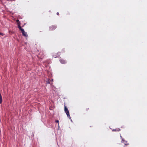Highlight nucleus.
<instances>
[{
	"instance_id": "nucleus-1",
	"label": "nucleus",
	"mask_w": 147,
	"mask_h": 147,
	"mask_svg": "<svg viewBox=\"0 0 147 147\" xmlns=\"http://www.w3.org/2000/svg\"><path fill=\"white\" fill-rule=\"evenodd\" d=\"M64 111L67 114V116L69 118V119H71V117L69 115V110L67 109V108L66 106L65 105L64 106Z\"/></svg>"
},
{
	"instance_id": "nucleus-2",
	"label": "nucleus",
	"mask_w": 147,
	"mask_h": 147,
	"mask_svg": "<svg viewBox=\"0 0 147 147\" xmlns=\"http://www.w3.org/2000/svg\"><path fill=\"white\" fill-rule=\"evenodd\" d=\"M44 56V53L43 51H42L40 52L38 54V57H40V58H42Z\"/></svg>"
},
{
	"instance_id": "nucleus-3",
	"label": "nucleus",
	"mask_w": 147,
	"mask_h": 147,
	"mask_svg": "<svg viewBox=\"0 0 147 147\" xmlns=\"http://www.w3.org/2000/svg\"><path fill=\"white\" fill-rule=\"evenodd\" d=\"M21 32L23 36H24L25 37H27L28 36V35L27 34V33L25 32L23 29H22V30H21Z\"/></svg>"
},
{
	"instance_id": "nucleus-4",
	"label": "nucleus",
	"mask_w": 147,
	"mask_h": 147,
	"mask_svg": "<svg viewBox=\"0 0 147 147\" xmlns=\"http://www.w3.org/2000/svg\"><path fill=\"white\" fill-rule=\"evenodd\" d=\"M56 28V26L54 25H52L49 27V30H55Z\"/></svg>"
},
{
	"instance_id": "nucleus-5",
	"label": "nucleus",
	"mask_w": 147,
	"mask_h": 147,
	"mask_svg": "<svg viewBox=\"0 0 147 147\" xmlns=\"http://www.w3.org/2000/svg\"><path fill=\"white\" fill-rule=\"evenodd\" d=\"M60 61L61 63L63 64H65L66 63L65 61L62 59H60Z\"/></svg>"
},
{
	"instance_id": "nucleus-6",
	"label": "nucleus",
	"mask_w": 147,
	"mask_h": 147,
	"mask_svg": "<svg viewBox=\"0 0 147 147\" xmlns=\"http://www.w3.org/2000/svg\"><path fill=\"white\" fill-rule=\"evenodd\" d=\"M120 130V129L119 128H116L115 129H113L112 130L113 131H119Z\"/></svg>"
},
{
	"instance_id": "nucleus-7",
	"label": "nucleus",
	"mask_w": 147,
	"mask_h": 147,
	"mask_svg": "<svg viewBox=\"0 0 147 147\" xmlns=\"http://www.w3.org/2000/svg\"><path fill=\"white\" fill-rule=\"evenodd\" d=\"M18 28L20 30H21L22 29H23V28H22L21 27V26H20V23L19 24V23H18Z\"/></svg>"
},
{
	"instance_id": "nucleus-8",
	"label": "nucleus",
	"mask_w": 147,
	"mask_h": 147,
	"mask_svg": "<svg viewBox=\"0 0 147 147\" xmlns=\"http://www.w3.org/2000/svg\"><path fill=\"white\" fill-rule=\"evenodd\" d=\"M61 55V52L57 53V56L56 57L59 56Z\"/></svg>"
},
{
	"instance_id": "nucleus-9",
	"label": "nucleus",
	"mask_w": 147,
	"mask_h": 147,
	"mask_svg": "<svg viewBox=\"0 0 147 147\" xmlns=\"http://www.w3.org/2000/svg\"><path fill=\"white\" fill-rule=\"evenodd\" d=\"M64 52H65V50L64 49H63L61 51V53H63Z\"/></svg>"
},
{
	"instance_id": "nucleus-10",
	"label": "nucleus",
	"mask_w": 147,
	"mask_h": 147,
	"mask_svg": "<svg viewBox=\"0 0 147 147\" xmlns=\"http://www.w3.org/2000/svg\"><path fill=\"white\" fill-rule=\"evenodd\" d=\"M16 22L18 23H18H20V22L18 20H16Z\"/></svg>"
},
{
	"instance_id": "nucleus-11",
	"label": "nucleus",
	"mask_w": 147,
	"mask_h": 147,
	"mask_svg": "<svg viewBox=\"0 0 147 147\" xmlns=\"http://www.w3.org/2000/svg\"><path fill=\"white\" fill-rule=\"evenodd\" d=\"M59 121H58V120H56V121H55V122H56V123H59Z\"/></svg>"
},
{
	"instance_id": "nucleus-12",
	"label": "nucleus",
	"mask_w": 147,
	"mask_h": 147,
	"mask_svg": "<svg viewBox=\"0 0 147 147\" xmlns=\"http://www.w3.org/2000/svg\"><path fill=\"white\" fill-rule=\"evenodd\" d=\"M57 15L59 16V12H57Z\"/></svg>"
},
{
	"instance_id": "nucleus-13",
	"label": "nucleus",
	"mask_w": 147,
	"mask_h": 147,
	"mask_svg": "<svg viewBox=\"0 0 147 147\" xmlns=\"http://www.w3.org/2000/svg\"><path fill=\"white\" fill-rule=\"evenodd\" d=\"M0 35H3V33H1L0 32Z\"/></svg>"
},
{
	"instance_id": "nucleus-14",
	"label": "nucleus",
	"mask_w": 147,
	"mask_h": 147,
	"mask_svg": "<svg viewBox=\"0 0 147 147\" xmlns=\"http://www.w3.org/2000/svg\"><path fill=\"white\" fill-rule=\"evenodd\" d=\"M124 144L125 145H128L129 144H126V143H124Z\"/></svg>"
},
{
	"instance_id": "nucleus-15",
	"label": "nucleus",
	"mask_w": 147,
	"mask_h": 147,
	"mask_svg": "<svg viewBox=\"0 0 147 147\" xmlns=\"http://www.w3.org/2000/svg\"><path fill=\"white\" fill-rule=\"evenodd\" d=\"M47 82L48 83H50L49 82Z\"/></svg>"
}]
</instances>
